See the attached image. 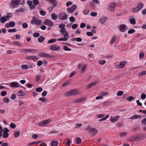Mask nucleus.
Wrapping results in <instances>:
<instances>
[{
  "mask_svg": "<svg viewBox=\"0 0 146 146\" xmlns=\"http://www.w3.org/2000/svg\"><path fill=\"white\" fill-rule=\"evenodd\" d=\"M144 57V54L143 52L140 53L139 55V58L141 59H143Z\"/></svg>",
  "mask_w": 146,
  "mask_h": 146,
  "instance_id": "obj_54",
  "label": "nucleus"
},
{
  "mask_svg": "<svg viewBox=\"0 0 146 146\" xmlns=\"http://www.w3.org/2000/svg\"><path fill=\"white\" fill-rule=\"evenodd\" d=\"M141 98L142 100H144L146 98V95L144 94H142L141 95Z\"/></svg>",
  "mask_w": 146,
  "mask_h": 146,
  "instance_id": "obj_63",
  "label": "nucleus"
},
{
  "mask_svg": "<svg viewBox=\"0 0 146 146\" xmlns=\"http://www.w3.org/2000/svg\"><path fill=\"white\" fill-rule=\"evenodd\" d=\"M86 131L88 130L89 132L93 135H95L97 133V130L95 128H90L88 126L86 129Z\"/></svg>",
  "mask_w": 146,
  "mask_h": 146,
  "instance_id": "obj_7",
  "label": "nucleus"
},
{
  "mask_svg": "<svg viewBox=\"0 0 146 146\" xmlns=\"http://www.w3.org/2000/svg\"><path fill=\"white\" fill-rule=\"evenodd\" d=\"M9 24L10 27H13L15 26V23L14 22L11 21L9 23Z\"/></svg>",
  "mask_w": 146,
  "mask_h": 146,
  "instance_id": "obj_57",
  "label": "nucleus"
},
{
  "mask_svg": "<svg viewBox=\"0 0 146 146\" xmlns=\"http://www.w3.org/2000/svg\"><path fill=\"white\" fill-rule=\"evenodd\" d=\"M73 96L78 95L81 94L80 91L77 90H72Z\"/></svg>",
  "mask_w": 146,
  "mask_h": 146,
  "instance_id": "obj_24",
  "label": "nucleus"
},
{
  "mask_svg": "<svg viewBox=\"0 0 146 146\" xmlns=\"http://www.w3.org/2000/svg\"><path fill=\"white\" fill-rule=\"evenodd\" d=\"M116 5V4L115 3H111L108 6V10L111 12H113L114 11V8Z\"/></svg>",
  "mask_w": 146,
  "mask_h": 146,
  "instance_id": "obj_8",
  "label": "nucleus"
},
{
  "mask_svg": "<svg viewBox=\"0 0 146 146\" xmlns=\"http://www.w3.org/2000/svg\"><path fill=\"white\" fill-rule=\"evenodd\" d=\"M39 56L42 57H46L50 58H53L54 57V56L53 55H51L47 53L43 52L41 53Z\"/></svg>",
  "mask_w": 146,
  "mask_h": 146,
  "instance_id": "obj_20",
  "label": "nucleus"
},
{
  "mask_svg": "<svg viewBox=\"0 0 146 146\" xmlns=\"http://www.w3.org/2000/svg\"><path fill=\"white\" fill-rule=\"evenodd\" d=\"M77 6L76 5H74L71 8H68L67 9V11L69 13H72L77 9Z\"/></svg>",
  "mask_w": 146,
  "mask_h": 146,
  "instance_id": "obj_12",
  "label": "nucleus"
},
{
  "mask_svg": "<svg viewBox=\"0 0 146 146\" xmlns=\"http://www.w3.org/2000/svg\"><path fill=\"white\" fill-rule=\"evenodd\" d=\"M3 101L5 103H8L10 102L9 99L7 97H5L3 99Z\"/></svg>",
  "mask_w": 146,
  "mask_h": 146,
  "instance_id": "obj_34",
  "label": "nucleus"
},
{
  "mask_svg": "<svg viewBox=\"0 0 146 146\" xmlns=\"http://www.w3.org/2000/svg\"><path fill=\"white\" fill-rule=\"evenodd\" d=\"M60 31L63 35L64 37L58 39L57 40L59 41H67L69 38V36L66 29V28L60 29Z\"/></svg>",
  "mask_w": 146,
  "mask_h": 146,
  "instance_id": "obj_1",
  "label": "nucleus"
},
{
  "mask_svg": "<svg viewBox=\"0 0 146 146\" xmlns=\"http://www.w3.org/2000/svg\"><path fill=\"white\" fill-rule=\"evenodd\" d=\"M51 121L50 119H45L39 123L38 125L40 127H45Z\"/></svg>",
  "mask_w": 146,
  "mask_h": 146,
  "instance_id": "obj_5",
  "label": "nucleus"
},
{
  "mask_svg": "<svg viewBox=\"0 0 146 146\" xmlns=\"http://www.w3.org/2000/svg\"><path fill=\"white\" fill-rule=\"evenodd\" d=\"M77 143L78 144H80L81 143V139L79 137H76L75 139Z\"/></svg>",
  "mask_w": 146,
  "mask_h": 146,
  "instance_id": "obj_39",
  "label": "nucleus"
},
{
  "mask_svg": "<svg viewBox=\"0 0 146 146\" xmlns=\"http://www.w3.org/2000/svg\"><path fill=\"white\" fill-rule=\"evenodd\" d=\"M87 65L86 64H84L82 67L81 70V74H83L84 73V72L87 67Z\"/></svg>",
  "mask_w": 146,
  "mask_h": 146,
  "instance_id": "obj_26",
  "label": "nucleus"
},
{
  "mask_svg": "<svg viewBox=\"0 0 146 146\" xmlns=\"http://www.w3.org/2000/svg\"><path fill=\"white\" fill-rule=\"evenodd\" d=\"M120 117L119 115H117L114 117H111L110 119V121L112 123L116 122Z\"/></svg>",
  "mask_w": 146,
  "mask_h": 146,
  "instance_id": "obj_15",
  "label": "nucleus"
},
{
  "mask_svg": "<svg viewBox=\"0 0 146 146\" xmlns=\"http://www.w3.org/2000/svg\"><path fill=\"white\" fill-rule=\"evenodd\" d=\"M47 2L49 3H50L52 4L54 6L56 7L57 6V3L56 1L55 0H45Z\"/></svg>",
  "mask_w": 146,
  "mask_h": 146,
  "instance_id": "obj_25",
  "label": "nucleus"
},
{
  "mask_svg": "<svg viewBox=\"0 0 146 146\" xmlns=\"http://www.w3.org/2000/svg\"><path fill=\"white\" fill-rule=\"evenodd\" d=\"M10 86L11 88H18L20 86L19 84L17 82H13L10 83Z\"/></svg>",
  "mask_w": 146,
  "mask_h": 146,
  "instance_id": "obj_13",
  "label": "nucleus"
},
{
  "mask_svg": "<svg viewBox=\"0 0 146 146\" xmlns=\"http://www.w3.org/2000/svg\"><path fill=\"white\" fill-rule=\"evenodd\" d=\"M17 31V30L16 29H10L8 30V32L9 33H13Z\"/></svg>",
  "mask_w": 146,
  "mask_h": 146,
  "instance_id": "obj_56",
  "label": "nucleus"
},
{
  "mask_svg": "<svg viewBox=\"0 0 146 146\" xmlns=\"http://www.w3.org/2000/svg\"><path fill=\"white\" fill-rule=\"evenodd\" d=\"M126 64V62L125 61L120 62L119 64L117 66V68L120 69L124 68L125 67Z\"/></svg>",
  "mask_w": 146,
  "mask_h": 146,
  "instance_id": "obj_17",
  "label": "nucleus"
},
{
  "mask_svg": "<svg viewBox=\"0 0 146 146\" xmlns=\"http://www.w3.org/2000/svg\"><path fill=\"white\" fill-rule=\"evenodd\" d=\"M25 51L27 52L28 53L30 52H36L37 50L36 49H27L24 50Z\"/></svg>",
  "mask_w": 146,
  "mask_h": 146,
  "instance_id": "obj_27",
  "label": "nucleus"
},
{
  "mask_svg": "<svg viewBox=\"0 0 146 146\" xmlns=\"http://www.w3.org/2000/svg\"><path fill=\"white\" fill-rule=\"evenodd\" d=\"M134 99V98L133 97L130 96H129L127 98V101H131Z\"/></svg>",
  "mask_w": 146,
  "mask_h": 146,
  "instance_id": "obj_51",
  "label": "nucleus"
},
{
  "mask_svg": "<svg viewBox=\"0 0 146 146\" xmlns=\"http://www.w3.org/2000/svg\"><path fill=\"white\" fill-rule=\"evenodd\" d=\"M25 10V9L23 8H21L17 9L16 11V13H19L20 12H23Z\"/></svg>",
  "mask_w": 146,
  "mask_h": 146,
  "instance_id": "obj_33",
  "label": "nucleus"
},
{
  "mask_svg": "<svg viewBox=\"0 0 146 146\" xmlns=\"http://www.w3.org/2000/svg\"><path fill=\"white\" fill-rule=\"evenodd\" d=\"M10 126L11 127L12 129H14L16 127L15 124L14 123H11L10 124Z\"/></svg>",
  "mask_w": 146,
  "mask_h": 146,
  "instance_id": "obj_61",
  "label": "nucleus"
},
{
  "mask_svg": "<svg viewBox=\"0 0 146 146\" xmlns=\"http://www.w3.org/2000/svg\"><path fill=\"white\" fill-rule=\"evenodd\" d=\"M117 40V36L115 35H114L113 36V37L111 38L110 43L111 44H112L114 43V42L116 41Z\"/></svg>",
  "mask_w": 146,
  "mask_h": 146,
  "instance_id": "obj_29",
  "label": "nucleus"
},
{
  "mask_svg": "<svg viewBox=\"0 0 146 146\" xmlns=\"http://www.w3.org/2000/svg\"><path fill=\"white\" fill-rule=\"evenodd\" d=\"M25 94V93L23 92V91L20 90L18 92V95L20 97L23 96Z\"/></svg>",
  "mask_w": 146,
  "mask_h": 146,
  "instance_id": "obj_30",
  "label": "nucleus"
},
{
  "mask_svg": "<svg viewBox=\"0 0 146 146\" xmlns=\"http://www.w3.org/2000/svg\"><path fill=\"white\" fill-rule=\"evenodd\" d=\"M38 100L39 101H41L44 103H45L47 102V99L45 98L42 97L39 98Z\"/></svg>",
  "mask_w": 146,
  "mask_h": 146,
  "instance_id": "obj_35",
  "label": "nucleus"
},
{
  "mask_svg": "<svg viewBox=\"0 0 146 146\" xmlns=\"http://www.w3.org/2000/svg\"><path fill=\"white\" fill-rule=\"evenodd\" d=\"M52 146H57L58 144V143L57 141H52L51 142Z\"/></svg>",
  "mask_w": 146,
  "mask_h": 146,
  "instance_id": "obj_32",
  "label": "nucleus"
},
{
  "mask_svg": "<svg viewBox=\"0 0 146 146\" xmlns=\"http://www.w3.org/2000/svg\"><path fill=\"white\" fill-rule=\"evenodd\" d=\"M129 21L130 23L133 25H135L136 23L135 20L133 18L131 19H130Z\"/></svg>",
  "mask_w": 146,
  "mask_h": 146,
  "instance_id": "obj_38",
  "label": "nucleus"
},
{
  "mask_svg": "<svg viewBox=\"0 0 146 146\" xmlns=\"http://www.w3.org/2000/svg\"><path fill=\"white\" fill-rule=\"evenodd\" d=\"M22 69L27 70L29 68V66L25 64H23L21 66Z\"/></svg>",
  "mask_w": 146,
  "mask_h": 146,
  "instance_id": "obj_49",
  "label": "nucleus"
},
{
  "mask_svg": "<svg viewBox=\"0 0 146 146\" xmlns=\"http://www.w3.org/2000/svg\"><path fill=\"white\" fill-rule=\"evenodd\" d=\"M44 38L42 36H40L38 39V41L40 42H42L44 40Z\"/></svg>",
  "mask_w": 146,
  "mask_h": 146,
  "instance_id": "obj_42",
  "label": "nucleus"
},
{
  "mask_svg": "<svg viewBox=\"0 0 146 146\" xmlns=\"http://www.w3.org/2000/svg\"><path fill=\"white\" fill-rule=\"evenodd\" d=\"M58 17L60 20H65L67 19L68 15L65 13L62 12L58 15Z\"/></svg>",
  "mask_w": 146,
  "mask_h": 146,
  "instance_id": "obj_6",
  "label": "nucleus"
},
{
  "mask_svg": "<svg viewBox=\"0 0 146 146\" xmlns=\"http://www.w3.org/2000/svg\"><path fill=\"white\" fill-rule=\"evenodd\" d=\"M33 3L35 5H37L39 3L38 0H33Z\"/></svg>",
  "mask_w": 146,
  "mask_h": 146,
  "instance_id": "obj_58",
  "label": "nucleus"
},
{
  "mask_svg": "<svg viewBox=\"0 0 146 146\" xmlns=\"http://www.w3.org/2000/svg\"><path fill=\"white\" fill-rule=\"evenodd\" d=\"M51 16L52 19L54 20H56L57 18V16L54 13L52 14Z\"/></svg>",
  "mask_w": 146,
  "mask_h": 146,
  "instance_id": "obj_43",
  "label": "nucleus"
},
{
  "mask_svg": "<svg viewBox=\"0 0 146 146\" xmlns=\"http://www.w3.org/2000/svg\"><path fill=\"white\" fill-rule=\"evenodd\" d=\"M109 93L107 92H100L99 94V96L96 97V99L98 100L103 99L104 97L108 95Z\"/></svg>",
  "mask_w": 146,
  "mask_h": 146,
  "instance_id": "obj_4",
  "label": "nucleus"
},
{
  "mask_svg": "<svg viewBox=\"0 0 146 146\" xmlns=\"http://www.w3.org/2000/svg\"><path fill=\"white\" fill-rule=\"evenodd\" d=\"M135 31V30L134 29H130L128 31V33L129 34H131L133 33Z\"/></svg>",
  "mask_w": 146,
  "mask_h": 146,
  "instance_id": "obj_55",
  "label": "nucleus"
},
{
  "mask_svg": "<svg viewBox=\"0 0 146 146\" xmlns=\"http://www.w3.org/2000/svg\"><path fill=\"white\" fill-rule=\"evenodd\" d=\"M25 59L26 60H34L36 59V57L35 56H32L26 57L25 58Z\"/></svg>",
  "mask_w": 146,
  "mask_h": 146,
  "instance_id": "obj_28",
  "label": "nucleus"
},
{
  "mask_svg": "<svg viewBox=\"0 0 146 146\" xmlns=\"http://www.w3.org/2000/svg\"><path fill=\"white\" fill-rule=\"evenodd\" d=\"M56 7L54 6H50L48 7L47 8L49 12L52 11L54 7Z\"/></svg>",
  "mask_w": 146,
  "mask_h": 146,
  "instance_id": "obj_53",
  "label": "nucleus"
},
{
  "mask_svg": "<svg viewBox=\"0 0 146 146\" xmlns=\"http://www.w3.org/2000/svg\"><path fill=\"white\" fill-rule=\"evenodd\" d=\"M123 92L122 91H118L117 93V95L118 96H121L123 95Z\"/></svg>",
  "mask_w": 146,
  "mask_h": 146,
  "instance_id": "obj_45",
  "label": "nucleus"
},
{
  "mask_svg": "<svg viewBox=\"0 0 146 146\" xmlns=\"http://www.w3.org/2000/svg\"><path fill=\"white\" fill-rule=\"evenodd\" d=\"M20 132L19 131H17V132H15L14 134L15 137H18L20 134Z\"/></svg>",
  "mask_w": 146,
  "mask_h": 146,
  "instance_id": "obj_48",
  "label": "nucleus"
},
{
  "mask_svg": "<svg viewBox=\"0 0 146 146\" xmlns=\"http://www.w3.org/2000/svg\"><path fill=\"white\" fill-rule=\"evenodd\" d=\"M50 49L52 51H60V47L58 45L53 44L50 47Z\"/></svg>",
  "mask_w": 146,
  "mask_h": 146,
  "instance_id": "obj_10",
  "label": "nucleus"
},
{
  "mask_svg": "<svg viewBox=\"0 0 146 146\" xmlns=\"http://www.w3.org/2000/svg\"><path fill=\"white\" fill-rule=\"evenodd\" d=\"M97 84V81H94L90 83L86 87L87 90H88Z\"/></svg>",
  "mask_w": 146,
  "mask_h": 146,
  "instance_id": "obj_18",
  "label": "nucleus"
},
{
  "mask_svg": "<svg viewBox=\"0 0 146 146\" xmlns=\"http://www.w3.org/2000/svg\"><path fill=\"white\" fill-rule=\"evenodd\" d=\"M64 96H73L72 90L68 91L65 93Z\"/></svg>",
  "mask_w": 146,
  "mask_h": 146,
  "instance_id": "obj_31",
  "label": "nucleus"
},
{
  "mask_svg": "<svg viewBox=\"0 0 146 146\" xmlns=\"http://www.w3.org/2000/svg\"><path fill=\"white\" fill-rule=\"evenodd\" d=\"M126 28V26L124 24L121 25L119 26V30L121 32H124L125 31Z\"/></svg>",
  "mask_w": 146,
  "mask_h": 146,
  "instance_id": "obj_22",
  "label": "nucleus"
},
{
  "mask_svg": "<svg viewBox=\"0 0 146 146\" xmlns=\"http://www.w3.org/2000/svg\"><path fill=\"white\" fill-rule=\"evenodd\" d=\"M9 15L4 16L1 18L0 21L1 23H4L6 21L9 20Z\"/></svg>",
  "mask_w": 146,
  "mask_h": 146,
  "instance_id": "obj_11",
  "label": "nucleus"
},
{
  "mask_svg": "<svg viewBox=\"0 0 146 146\" xmlns=\"http://www.w3.org/2000/svg\"><path fill=\"white\" fill-rule=\"evenodd\" d=\"M36 91L37 92H42L43 89L42 88L40 87H38L37 88H36Z\"/></svg>",
  "mask_w": 146,
  "mask_h": 146,
  "instance_id": "obj_59",
  "label": "nucleus"
},
{
  "mask_svg": "<svg viewBox=\"0 0 146 146\" xmlns=\"http://www.w3.org/2000/svg\"><path fill=\"white\" fill-rule=\"evenodd\" d=\"M146 75V71L140 72L138 74V76H141Z\"/></svg>",
  "mask_w": 146,
  "mask_h": 146,
  "instance_id": "obj_37",
  "label": "nucleus"
},
{
  "mask_svg": "<svg viewBox=\"0 0 146 146\" xmlns=\"http://www.w3.org/2000/svg\"><path fill=\"white\" fill-rule=\"evenodd\" d=\"M90 12V10L88 9L84 10L83 11V13L84 14L87 15Z\"/></svg>",
  "mask_w": 146,
  "mask_h": 146,
  "instance_id": "obj_62",
  "label": "nucleus"
},
{
  "mask_svg": "<svg viewBox=\"0 0 146 146\" xmlns=\"http://www.w3.org/2000/svg\"><path fill=\"white\" fill-rule=\"evenodd\" d=\"M98 63L102 65L104 64L106 62V61L105 60H99L98 61Z\"/></svg>",
  "mask_w": 146,
  "mask_h": 146,
  "instance_id": "obj_40",
  "label": "nucleus"
},
{
  "mask_svg": "<svg viewBox=\"0 0 146 146\" xmlns=\"http://www.w3.org/2000/svg\"><path fill=\"white\" fill-rule=\"evenodd\" d=\"M143 6V4L141 3H140L138 4L137 7L139 9V10L141 9Z\"/></svg>",
  "mask_w": 146,
  "mask_h": 146,
  "instance_id": "obj_44",
  "label": "nucleus"
},
{
  "mask_svg": "<svg viewBox=\"0 0 146 146\" xmlns=\"http://www.w3.org/2000/svg\"><path fill=\"white\" fill-rule=\"evenodd\" d=\"M108 20V18L107 17H104L101 18L99 19V21L100 24L101 25H102L105 23Z\"/></svg>",
  "mask_w": 146,
  "mask_h": 146,
  "instance_id": "obj_19",
  "label": "nucleus"
},
{
  "mask_svg": "<svg viewBox=\"0 0 146 146\" xmlns=\"http://www.w3.org/2000/svg\"><path fill=\"white\" fill-rule=\"evenodd\" d=\"M65 25L63 24H61L59 25V27L60 29H62L65 28Z\"/></svg>",
  "mask_w": 146,
  "mask_h": 146,
  "instance_id": "obj_60",
  "label": "nucleus"
},
{
  "mask_svg": "<svg viewBox=\"0 0 146 146\" xmlns=\"http://www.w3.org/2000/svg\"><path fill=\"white\" fill-rule=\"evenodd\" d=\"M63 49L65 51H70L71 50L70 48H69L68 47L66 46H63Z\"/></svg>",
  "mask_w": 146,
  "mask_h": 146,
  "instance_id": "obj_46",
  "label": "nucleus"
},
{
  "mask_svg": "<svg viewBox=\"0 0 146 146\" xmlns=\"http://www.w3.org/2000/svg\"><path fill=\"white\" fill-rule=\"evenodd\" d=\"M86 99V98L85 97L80 98L74 100L73 102L74 103H77L81 102L84 101Z\"/></svg>",
  "mask_w": 146,
  "mask_h": 146,
  "instance_id": "obj_14",
  "label": "nucleus"
},
{
  "mask_svg": "<svg viewBox=\"0 0 146 146\" xmlns=\"http://www.w3.org/2000/svg\"><path fill=\"white\" fill-rule=\"evenodd\" d=\"M105 116V115L104 114H100L96 115V117L97 118H101L104 117Z\"/></svg>",
  "mask_w": 146,
  "mask_h": 146,
  "instance_id": "obj_47",
  "label": "nucleus"
},
{
  "mask_svg": "<svg viewBox=\"0 0 146 146\" xmlns=\"http://www.w3.org/2000/svg\"><path fill=\"white\" fill-rule=\"evenodd\" d=\"M141 123L142 124L144 125H146V118H145L142 119L141 121Z\"/></svg>",
  "mask_w": 146,
  "mask_h": 146,
  "instance_id": "obj_64",
  "label": "nucleus"
},
{
  "mask_svg": "<svg viewBox=\"0 0 146 146\" xmlns=\"http://www.w3.org/2000/svg\"><path fill=\"white\" fill-rule=\"evenodd\" d=\"M41 21L36 18L33 17L31 21V23L32 24H35L37 25H39L42 23Z\"/></svg>",
  "mask_w": 146,
  "mask_h": 146,
  "instance_id": "obj_3",
  "label": "nucleus"
},
{
  "mask_svg": "<svg viewBox=\"0 0 146 146\" xmlns=\"http://www.w3.org/2000/svg\"><path fill=\"white\" fill-rule=\"evenodd\" d=\"M56 39L55 38H52L49 40L48 41V44H50L56 42Z\"/></svg>",
  "mask_w": 146,
  "mask_h": 146,
  "instance_id": "obj_36",
  "label": "nucleus"
},
{
  "mask_svg": "<svg viewBox=\"0 0 146 146\" xmlns=\"http://www.w3.org/2000/svg\"><path fill=\"white\" fill-rule=\"evenodd\" d=\"M127 141L129 142H134L138 141L137 135L130 137L127 139Z\"/></svg>",
  "mask_w": 146,
  "mask_h": 146,
  "instance_id": "obj_16",
  "label": "nucleus"
},
{
  "mask_svg": "<svg viewBox=\"0 0 146 146\" xmlns=\"http://www.w3.org/2000/svg\"><path fill=\"white\" fill-rule=\"evenodd\" d=\"M9 134L7 132H4L3 133V137L4 138H7L8 137Z\"/></svg>",
  "mask_w": 146,
  "mask_h": 146,
  "instance_id": "obj_52",
  "label": "nucleus"
},
{
  "mask_svg": "<svg viewBox=\"0 0 146 146\" xmlns=\"http://www.w3.org/2000/svg\"><path fill=\"white\" fill-rule=\"evenodd\" d=\"M21 1V0H11L10 2L11 7L13 8L18 7Z\"/></svg>",
  "mask_w": 146,
  "mask_h": 146,
  "instance_id": "obj_2",
  "label": "nucleus"
},
{
  "mask_svg": "<svg viewBox=\"0 0 146 146\" xmlns=\"http://www.w3.org/2000/svg\"><path fill=\"white\" fill-rule=\"evenodd\" d=\"M69 20L70 22L72 23H74L75 21V17L73 16L70 17L69 18Z\"/></svg>",
  "mask_w": 146,
  "mask_h": 146,
  "instance_id": "obj_41",
  "label": "nucleus"
},
{
  "mask_svg": "<svg viewBox=\"0 0 146 146\" xmlns=\"http://www.w3.org/2000/svg\"><path fill=\"white\" fill-rule=\"evenodd\" d=\"M90 15L92 17H96L97 15V13L96 12H92L90 13Z\"/></svg>",
  "mask_w": 146,
  "mask_h": 146,
  "instance_id": "obj_50",
  "label": "nucleus"
},
{
  "mask_svg": "<svg viewBox=\"0 0 146 146\" xmlns=\"http://www.w3.org/2000/svg\"><path fill=\"white\" fill-rule=\"evenodd\" d=\"M138 141L143 139L146 137V134H141L137 135Z\"/></svg>",
  "mask_w": 146,
  "mask_h": 146,
  "instance_id": "obj_21",
  "label": "nucleus"
},
{
  "mask_svg": "<svg viewBox=\"0 0 146 146\" xmlns=\"http://www.w3.org/2000/svg\"><path fill=\"white\" fill-rule=\"evenodd\" d=\"M43 24L44 25L48 26L49 27H52L54 24L52 21L48 19H46L44 22Z\"/></svg>",
  "mask_w": 146,
  "mask_h": 146,
  "instance_id": "obj_9",
  "label": "nucleus"
},
{
  "mask_svg": "<svg viewBox=\"0 0 146 146\" xmlns=\"http://www.w3.org/2000/svg\"><path fill=\"white\" fill-rule=\"evenodd\" d=\"M128 134V132L127 131H122L120 133L119 135L120 137L123 138L126 136Z\"/></svg>",
  "mask_w": 146,
  "mask_h": 146,
  "instance_id": "obj_23",
  "label": "nucleus"
}]
</instances>
